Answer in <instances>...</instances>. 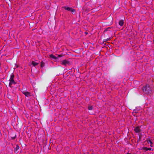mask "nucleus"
<instances>
[{
    "label": "nucleus",
    "instance_id": "9d476101",
    "mask_svg": "<svg viewBox=\"0 0 154 154\" xmlns=\"http://www.w3.org/2000/svg\"><path fill=\"white\" fill-rule=\"evenodd\" d=\"M147 143H150V146H151V147H152L153 146V143H152V142L151 141V140H147Z\"/></svg>",
    "mask_w": 154,
    "mask_h": 154
},
{
    "label": "nucleus",
    "instance_id": "1a4fd4ad",
    "mask_svg": "<svg viewBox=\"0 0 154 154\" xmlns=\"http://www.w3.org/2000/svg\"><path fill=\"white\" fill-rule=\"evenodd\" d=\"M50 57H51L52 58L54 59L55 60H56V59H57V58L56 56H55L53 54L50 55Z\"/></svg>",
    "mask_w": 154,
    "mask_h": 154
},
{
    "label": "nucleus",
    "instance_id": "2eb2a0df",
    "mask_svg": "<svg viewBox=\"0 0 154 154\" xmlns=\"http://www.w3.org/2000/svg\"><path fill=\"white\" fill-rule=\"evenodd\" d=\"M133 112H134L136 113H137V110L136 109H134V110Z\"/></svg>",
    "mask_w": 154,
    "mask_h": 154
},
{
    "label": "nucleus",
    "instance_id": "20e7f679",
    "mask_svg": "<svg viewBox=\"0 0 154 154\" xmlns=\"http://www.w3.org/2000/svg\"><path fill=\"white\" fill-rule=\"evenodd\" d=\"M23 89H24V88H23L22 89V93L24 94L26 97H30L31 96L30 93L26 91L25 90H24Z\"/></svg>",
    "mask_w": 154,
    "mask_h": 154
},
{
    "label": "nucleus",
    "instance_id": "f3484780",
    "mask_svg": "<svg viewBox=\"0 0 154 154\" xmlns=\"http://www.w3.org/2000/svg\"><path fill=\"white\" fill-rule=\"evenodd\" d=\"M153 42H154V40H153Z\"/></svg>",
    "mask_w": 154,
    "mask_h": 154
},
{
    "label": "nucleus",
    "instance_id": "6e6552de",
    "mask_svg": "<svg viewBox=\"0 0 154 154\" xmlns=\"http://www.w3.org/2000/svg\"><path fill=\"white\" fill-rule=\"evenodd\" d=\"M124 23V21L123 20H121L119 22V24L121 26H122L123 25Z\"/></svg>",
    "mask_w": 154,
    "mask_h": 154
},
{
    "label": "nucleus",
    "instance_id": "a211bd4d",
    "mask_svg": "<svg viewBox=\"0 0 154 154\" xmlns=\"http://www.w3.org/2000/svg\"><path fill=\"white\" fill-rule=\"evenodd\" d=\"M127 154H130V153H128Z\"/></svg>",
    "mask_w": 154,
    "mask_h": 154
},
{
    "label": "nucleus",
    "instance_id": "f8f14e48",
    "mask_svg": "<svg viewBox=\"0 0 154 154\" xmlns=\"http://www.w3.org/2000/svg\"><path fill=\"white\" fill-rule=\"evenodd\" d=\"M45 65V63L43 61H42L41 62V67H44Z\"/></svg>",
    "mask_w": 154,
    "mask_h": 154
},
{
    "label": "nucleus",
    "instance_id": "ddd939ff",
    "mask_svg": "<svg viewBox=\"0 0 154 154\" xmlns=\"http://www.w3.org/2000/svg\"><path fill=\"white\" fill-rule=\"evenodd\" d=\"M145 149L146 150H149V151H150V150H152V149L151 148H147V147H145Z\"/></svg>",
    "mask_w": 154,
    "mask_h": 154
},
{
    "label": "nucleus",
    "instance_id": "f257e3e1",
    "mask_svg": "<svg viewBox=\"0 0 154 154\" xmlns=\"http://www.w3.org/2000/svg\"><path fill=\"white\" fill-rule=\"evenodd\" d=\"M14 75L13 73H12L10 76V79L9 80V86L11 88L13 87L12 85H15L16 84V82H15L14 80Z\"/></svg>",
    "mask_w": 154,
    "mask_h": 154
},
{
    "label": "nucleus",
    "instance_id": "0eeeda50",
    "mask_svg": "<svg viewBox=\"0 0 154 154\" xmlns=\"http://www.w3.org/2000/svg\"><path fill=\"white\" fill-rule=\"evenodd\" d=\"M38 64V63L34 61H32L31 63V64L34 66H35Z\"/></svg>",
    "mask_w": 154,
    "mask_h": 154
},
{
    "label": "nucleus",
    "instance_id": "4468645a",
    "mask_svg": "<svg viewBox=\"0 0 154 154\" xmlns=\"http://www.w3.org/2000/svg\"><path fill=\"white\" fill-rule=\"evenodd\" d=\"M88 109L89 110H91L93 109V107L92 106H88Z\"/></svg>",
    "mask_w": 154,
    "mask_h": 154
},
{
    "label": "nucleus",
    "instance_id": "9b49d317",
    "mask_svg": "<svg viewBox=\"0 0 154 154\" xmlns=\"http://www.w3.org/2000/svg\"><path fill=\"white\" fill-rule=\"evenodd\" d=\"M19 148H20L19 146H18V145H17L16 147L15 148V149H14L15 152H17V150L19 149Z\"/></svg>",
    "mask_w": 154,
    "mask_h": 154
},
{
    "label": "nucleus",
    "instance_id": "f03ea898",
    "mask_svg": "<svg viewBox=\"0 0 154 154\" xmlns=\"http://www.w3.org/2000/svg\"><path fill=\"white\" fill-rule=\"evenodd\" d=\"M142 89L143 91L146 94H148L151 92V88L149 85H146L144 86Z\"/></svg>",
    "mask_w": 154,
    "mask_h": 154
},
{
    "label": "nucleus",
    "instance_id": "dca6fc26",
    "mask_svg": "<svg viewBox=\"0 0 154 154\" xmlns=\"http://www.w3.org/2000/svg\"><path fill=\"white\" fill-rule=\"evenodd\" d=\"M58 56H59V57H62V55H58Z\"/></svg>",
    "mask_w": 154,
    "mask_h": 154
},
{
    "label": "nucleus",
    "instance_id": "7ed1b4c3",
    "mask_svg": "<svg viewBox=\"0 0 154 154\" xmlns=\"http://www.w3.org/2000/svg\"><path fill=\"white\" fill-rule=\"evenodd\" d=\"M63 8L65 9L66 10L71 11L73 14H75V10L67 6H63Z\"/></svg>",
    "mask_w": 154,
    "mask_h": 154
},
{
    "label": "nucleus",
    "instance_id": "39448f33",
    "mask_svg": "<svg viewBox=\"0 0 154 154\" xmlns=\"http://www.w3.org/2000/svg\"><path fill=\"white\" fill-rule=\"evenodd\" d=\"M60 63L61 64L64 66H66L67 65H69V61L66 60H62L60 61Z\"/></svg>",
    "mask_w": 154,
    "mask_h": 154
},
{
    "label": "nucleus",
    "instance_id": "423d86ee",
    "mask_svg": "<svg viewBox=\"0 0 154 154\" xmlns=\"http://www.w3.org/2000/svg\"><path fill=\"white\" fill-rule=\"evenodd\" d=\"M134 131L136 133H138L140 131V127L138 126L135 128Z\"/></svg>",
    "mask_w": 154,
    "mask_h": 154
}]
</instances>
